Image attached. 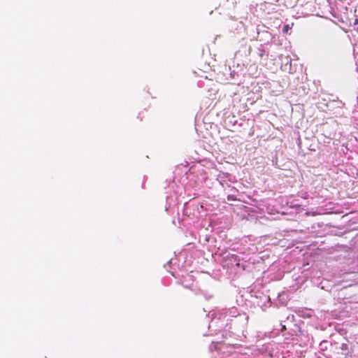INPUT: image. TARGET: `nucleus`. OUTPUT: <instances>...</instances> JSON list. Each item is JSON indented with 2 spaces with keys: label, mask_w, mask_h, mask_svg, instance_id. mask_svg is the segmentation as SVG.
Segmentation results:
<instances>
[{
  "label": "nucleus",
  "mask_w": 358,
  "mask_h": 358,
  "mask_svg": "<svg viewBox=\"0 0 358 358\" xmlns=\"http://www.w3.org/2000/svg\"><path fill=\"white\" fill-rule=\"evenodd\" d=\"M291 29V27H289V24H285L284 27H283V29H282V31L283 33L285 34H287L289 29Z\"/></svg>",
  "instance_id": "obj_1"
},
{
  "label": "nucleus",
  "mask_w": 358,
  "mask_h": 358,
  "mask_svg": "<svg viewBox=\"0 0 358 358\" xmlns=\"http://www.w3.org/2000/svg\"><path fill=\"white\" fill-rule=\"evenodd\" d=\"M321 215V213H312V215Z\"/></svg>",
  "instance_id": "obj_2"
},
{
  "label": "nucleus",
  "mask_w": 358,
  "mask_h": 358,
  "mask_svg": "<svg viewBox=\"0 0 358 358\" xmlns=\"http://www.w3.org/2000/svg\"><path fill=\"white\" fill-rule=\"evenodd\" d=\"M354 24H358V19H355Z\"/></svg>",
  "instance_id": "obj_3"
},
{
  "label": "nucleus",
  "mask_w": 358,
  "mask_h": 358,
  "mask_svg": "<svg viewBox=\"0 0 358 358\" xmlns=\"http://www.w3.org/2000/svg\"><path fill=\"white\" fill-rule=\"evenodd\" d=\"M357 29H358V27H357Z\"/></svg>",
  "instance_id": "obj_4"
}]
</instances>
